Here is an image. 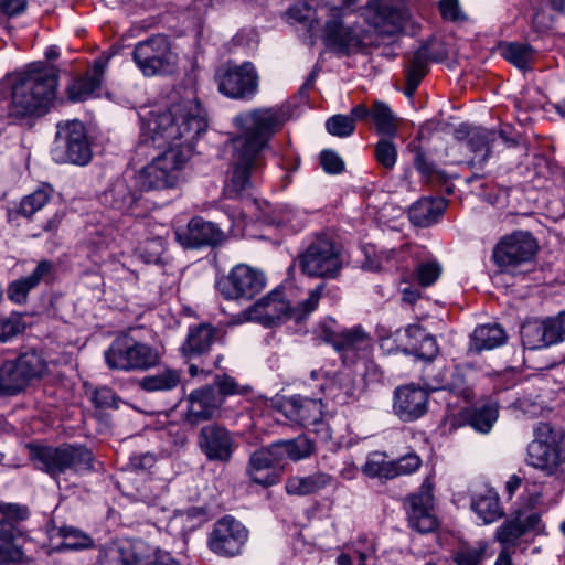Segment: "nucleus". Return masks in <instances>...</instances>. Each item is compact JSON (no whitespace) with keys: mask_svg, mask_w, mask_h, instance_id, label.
Here are the masks:
<instances>
[{"mask_svg":"<svg viewBox=\"0 0 565 565\" xmlns=\"http://www.w3.org/2000/svg\"><path fill=\"white\" fill-rule=\"evenodd\" d=\"M404 0H374L370 3L367 21L381 35L399 33L407 21Z\"/></svg>","mask_w":565,"mask_h":565,"instance_id":"17","label":"nucleus"},{"mask_svg":"<svg viewBox=\"0 0 565 565\" xmlns=\"http://www.w3.org/2000/svg\"><path fill=\"white\" fill-rule=\"evenodd\" d=\"M541 531V516L536 512H518L514 516L507 519L497 527L494 537L507 551L515 546L519 540L530 532Z\"/></svg>","mask_w":565,"mask_h":565,"instance_id":"22","label":"nucleus"},{"mask_svg":"<svg viewBox=\"0 0 565 565\" xmlns=\"http://www.w3.org/2000/svg\"><path fill=\"white\" fill-rule=\"evenodd\" d=\"M394 137L381 138L374 149V157L377 163L386 170L394 169L397 161V148L393 141Z\"/></svg>","mask_w":565,"mask_h":565,"instance_id":"50","label":"nucleus"},{"mask_svg":"<svg viewBox=\"0 0 565 565\" xmlns=\"http://www.w3.org/2000/svg\"><path fill=\"white\" fill-rule=\"evenodd\" d=\"M302 274L321 279H335L343 268L341 248L330 238L318 236L298 255Z\"/></svg>","mask_w":565,"mask_h":565,"instance_id":"10","label":"nucleus"},{"mask_svg":"<svg viewBox=\"0 0 565 565\" xmlns=\"http://www.w3.org/2000/svg\"><path fill=\"white\" fill-rule=\"evenodd\" d=\"M141 557L130 542H114L99 550V565H139Z\"/></svg>","mask_w":565,"mask_h":565,"instance_id":"34","label":"nucleus"},{"mask_svg":"<svg viewBox=\"0 0 565 565\" xmlns=\"http://www.w3.org/2000/svg\"><path fill=\"white\" fill-rule=\"evenodd\" d=\"M471 510L483 524H491L504 515L500 497L494 489H486L483 492L476 493L471 499Z\"/></svg>","mask_w":565,"mask_h":565,"instance_id":"33","label":"nucleus"},{"mask_svg":"<svg viewBox=\"0 0 565 565\" xmlns=\"http://www.w3.org/2000/svg\"><path fill=\"white\" fill-rule=\"evenodd\" d=\"M215 81L221 94L241 100L254 98L259 85L258 73L250 62H244L241 65L228 63L218 67Z\"/></svg>","mask_w":565,"mask_h":565,"instance_id":"13","label":"nucleus"},{"mask_svg":"<svg viewBox=\"0 0 565 565\" xmlns=\"http://www.w3.org/2000/svg\"><path fill=\"white\" fill-rule=\"evenodd\" d=\"M362 472L370 478H396L392 460H386V455L377 451L367 456L365 463L362 466Z\"/></svg>","mask_w":565,"mask_h":565,"instance_id":"44","label":"nucleus"},{"mask_svg":"<svg viewBox=\"0 0 565 565\" xmlns=\"http://www.w3.org/2000/svg\"><path fill=\"white\" fill-rule=\"evenodd\" d=\"M326 396L339 404H347L355 396L356 385L353 374L349 370L335 373L321 386Z\"/></svg>","mask_w":565,"mask_h":565,"instance_id":"36","label":"nucleus"},{"mask_svg":"<svg viewBox=\"0 0 565 565\" xmlns=\"http://www.w3.org/2000/svg\"><path fill=\"white\" fill-rule=\"evenodd\" d=\"M108 61V56H100L94 62L92 70L85 76L75 79L68 86V97L72 102L86 100L100 88Z\"/></svg>","mask_w":565,"mask_h":565,"instance_id":"30","label":"nucleus"},{"mask_svg":"<svg viewBox=\"0 0 565 565\" xmlns=\"http://www.w3.org/2000/svg\"><path fill=\"white\" fill-rule=\"evenodd\" d=\"M486 554L487 544L480 542L476 546H461L454 554V561L457 565H482Z\"/></svg>","mask_w":565,"mask_h":565,"instance_id":"52","label":"nucleus"},{"mask_svg":"<svg viewBox=\"0 0 565 565\" xmlns=\"http://www.w3.org/2000/svg\"><path fill=\"white\" fill-rule=\"evenodd\" d=\"M536 252L537 243L530 233L514 232L497 244L493 259L502 271L513 274L518 266L532 260Z\"/></svg>","mask_w":565,"mask_h":565,"instance_id":"14","label":"nucleus"},{"mask_svg":"<svg viewBox=\"0 0 565 565\" xmlns=\"http://www.w3.org/2000/svg\"><path fill=\"white\" fill-rule=\"evenodd\" d=\"M31 458L38 469L57 479L62 475H82L94 469V455L82 445L64 444L58 447L34 446Z\"/></svg>","mask_w":565,"mask_h":565,"instance_id":"5","label":"nucleus"},{"mask_svg":"<svg viewBox=\"0 0 565 565\" xmlns=\"http://www.w3.org/2000/svg\"><path fill=\"white\" fill-rule=\"evenodd\" d=\"M57 74L32 64L0 82V119L43 115L55 98Z\"/></svg>","mask_w":565,"mask_h":565,"instance_id":"3","label":"nucleus"},{"mask_svg":"<svg viewBox=\"0 0 565 565\" xmlns=\"http://www.w3.org/2000/svg\"><path fill=\"white\" fill-rule=\"evenodd\" d=\"M132 60L146 77L170 74L178 63L170 41L161 34L138 42L132 51Z\"/></svg>","mask_w":565,"mask_h":565,"instance_id":"11","label":"nucleus"},{"mask_svg":"<svg viewBox=\"0 0 565 565\" xmlns=\"http://www.w3.org/2000/svg\"><path fill=\"white\" fill-rule=\"evenodd\" d=\"M205 113L195 98L157 107L141 117L136 156L151 162L135 178L142 192L174 186L178 171L189 159L196 139L205 131Z\"/></svg>","mask_w":565,"mask_h":565,"instance_id":"1","label":"nucleus"},{"mask_svg":"<svg viewBox=\"0 0 565 565\" xmlns=\"http://www.w3.org/2000/svg\"><path fill=\"white\" fill-rule=\"evenodd\" d=\"M411 334L420 338V344H416L415 355L425 360L434 359L438 353V344L436 338L427 332L419 324H411Z\"/></svg>","mask_w":565,"mask_h":565,"instance_id":"49","label":"nucleus"},{"mask_svg":"<svg viewBox=\"0 0 565 565\" xmlns=\"http://www.w3.org/2000/svg\"><path fill=\"white\" fill-rule=\"evenodd\" d=\"M439 9L446 20L458 21L465 19L458 0H440Z\"/></svg>","mask_w":565,"mask_h":565,"instance_id":"64","label":"nucleus"},{"mask_svg":"<svg viewBox=\"0 0 565 565\" xmlns=\"http://www.w3.org/2000/svg\"><path fill=\"white\" fill-rule=\"evenodd\" d=\"M26 328L23 316L12 313L0 320V342L6 343L22 334Z\"/></svg>","mask_w":565,"mask_h":565,"instance_id":"54","label":"nucleus"},{"mask_svg":"<svg viewBox=\"0 0 565 565\" xmlns=\"http://www.w3.org/2000/svg\"><path fill=\"white\" fill-rule=\"evenodd\" d=\"M322 40L328 47L343 54L358 51L362 44L358 33L351 26L343 25L338 15L327 21Z\"/></svg>","mask_w":565,"mask_h":565,"instance_id":"27","label":"nucleus"},{"mask_svg":"<svg viewBox=\"0 0 565 565\" xmlns=\"http://www.w3.org/2000/svg\"><path fill=\"white\" fill-rule=\"evenodd\" d=\"M414 167L427 181L440 180L444 178V173L426 158L425 153L420 149H417L415 152Z\"/></svg>","mask_w":565,"mask_h":565,"instance_id":"57","label":"nucleus"},{"mask_svg":"<svg viewBox=\"0 0 565 565\" xmlns=\"http://www.w3.org/2000/svg\"><path fill=\"white\" fill-rule=\"evenodd\" d=\"M433 493L429 486L423 484L419 491L408 497L407 519L412 529L419 533H430L438 522L433 513Z\"/></svg>","mask_w":565,"mask_h":565,"instance_id":"20","label":"nucleus"},{"mask_svg":"<svg viewBox=\"0 0 565 565\" xmlns=\"http://www.w3.org/2000/svg\"><path fill=\"white\" fill-rule=\"evenodd\" d=\"M497 139V134L484 128H473L467 134L466 146L473 157L469 161L471 169L482 170L484 163L491 154L492 143Z\"/></svg>","mask_w":565,"mask_h":565,"instance_id":"31","label":"nucleus"},{"mask_svg":"<svg viewBox=\"0 0 565 565\" xmlns=\"http://www.w3.org/2000/svg\"><path fill=\"white\" fill-rule=\"evenodd\" d=\"M505 341V331L499 324L479 326L470 337L468 352L480 353L483 350H492Z\"/></svg>","mask_w":565,"mask_h":565,"instance_id":"37","label":"nucleus"},{"mask_svg":"<svg viewBox=\"0 0 565 565\" xmlns=\"http://www.w3.org/2000/svg\"><path fill=\"white\" fill-rule=\"evenodd\" d=\"M177 239L188 248L216 246L225 239L224 232L213 222L192 218L185 231L177 232Z\"/></svg>","mask_w":565,"mask_h":565,"instance_id":"23","label":"nucleus"},{"mask_svg":"<svg viewBox=\"0 0 565 565\" xmlns=\"http://www.w3.org/2000/svg\"><path fill=\"white\" fill-rule=\"evenodd\" d=\"M62 543L58 546L60 551L83 550L92 545V539L85 533L74 527L61 529Z\"/></svg>","mask_w":565,"mask_h":565,"instance_id":"53","label":"nucleus"},{"mask_svg":"<svg viewBox=\"0 0 565 565\" xmlns=\"http://www.w3.org/2000/svg\"><path fill=\"white\" fill-rule=\"evenodd\" d=\"M141 193L135 173L126 172L109 184L100 195V201L110 209L128 213L138 205Z\"/></svg>","mask_w":565,"mask_h":565,"instance_id":"18","label":"nucleus"},{"mask_svg":"<svg viewBox=\"0 0 565 565\" xmlns=\"http://www.w3.org/2000/svg\"><path fill=\"white\" fill-rule=\"evenodd\" d=\"M274 450L279 452L280 462L286 459L298 461L309 457L312 452V444L309 439L303 436H299L295 439L279 440L273 443Z\"/></svg>","mask_w":565,"mask_h":565,"instance_id":"41","label":"nucleus"},{"mask_svg":"<svg viewBox=\"0 0 565 565\" xmlns=\"http://www.w3.org/2000/svg\"><path fill=\"white\" fill-rule=\"evenodd\" d=\"M47 371L45 359L36 351L21 353L0 364V396H14Z\"/></svg>","mask_w":565,"mask_h":565,"instance_id":"9","label":"nucleus"},{"mask_svg":"<svg viewBox=\"0 0 565 565\" xmlns=\"http://www.w3.org/2000/svg\"><path fill=\"white\" fill-rule=\"evenodd\" d=\"M443 271L440 263L436 259H428L417 264L414 274L422 287H429L437 281Z\"/></svg>","mask_w":565,"mask_h":565,"instance_id":"51","label":"nucleus"},{"mask_svg":"<svg viewBox=\"0 0 565 565\" xmlns=\"http://www.w3.org/2000/svg\"><path fill=\"white\" fill-rule=\"evenodd\" d=\"M276 408L291 423L299 425L315 424L322 416V403L320 399L299 395L282 398L278 402Z\"/></svg>","mask_w":565,"mask_h":565,"instance_id":"24","label":"nucleus"},{"mask_svg":"<svg viewBox=\"0 0 565 565\" xmlns=\"http://www.w3.org/2000/svg\"><path fill=\"white\" fill-rule=\"evenodd\" d=\"M446 209L441 198H423L415 202L409 210L411 222L420 227L435 223Z\"/></svg>","mask_w":565,"mask_h":565,"instance_id":"35","label":"nucleus"},{"mask_svg":"<svg viewBox=\"0 0 565 565\" xmlns=\"http://www.w3.org/2000/svg\"><path fill=\"white\" fill-rule=\"evenodd\" d=\"M185 420L192 425L209 420L216 416L222 406V396L214 386H202L193 390L186 397Z\"/></svg>","mask_w":565,"mask_h":565,"instance_id":"21","label":"nucleus"},{"mask_svg":"<svg viewBox=\"0 0 565 565\" xmlns=\"http://www.w3.org/2000/svg\"><path fill=\"white\" fill-rule=\"evenodd\" d=\"M218 339L220 330L211 323L190 326L180 352L185 359L200 358L206 354Z\"/></svg>","mask_w":565,"mask_h":565,"instance_id":"25","label":"nucleus"},{"mask_svg":"<svg viewBox=\"0 0 565 565\" xmlns=\"http://www.w3.org/2000/svg\"><path fill=\"white\" fill-rule=\"evenodd\" d=\"M211 386H214L216 393L222 396V404L224 403L225 397L244 394L245 392V390H243L237 382L227 374L216 375Z\"/></svg>","mask_w":565,"mask_h":565,"instance_id":"59","label":"nucleus"},{"mask_svg":"<svg viewBox=\"0 0 565 565\" xmlns=\"http://www.w3.org/2000/svg\"><path fill=\"white\" fill-rule=\"evenodd\" d=\"M501 55L520 70L527 68L534 60V50L527 43L507 42L500 45Z\"/></svg>","mask_w":565,"mask_h":565,"instance_id":"43","label":"nucleus"},{"mask_svg":"<svg viewBox=\"0 0 565 565\" xmlns=\"http://www.w3.org/2000/svg\"><path fill=\"white\" fill-rule=\"evenodd\" d=\"M371 117L376 125L379 134L387 137L396 136L395 117L386 104L376 102L371 110Z\"/></svg>","mask_w":565,"mask_h":565,"instance_id":"46","label":"nucleus"},{"mask_svg":"<svg viewBox=\"0 0 565 565\" xmlns=\"http://www.w3.org/2000/svg\"><path fill=\"white\" fill-rule=\"evenodd\" d=\"M287 120L282 107H259L237 114L233 125L238 134L228 141L232 147L233 190L239 194L253 184V178L263 166V151Z\"/></svg>","mask_w":565,"mask_h":565,"instance_id":"2","label":"nucleus"},{"mask_svg":"<svg viewBox=\"0 0 565 565\" xmlns=\"http://www.w3.org/2000/svg\"><path fill=\"white\" fill-rule=\"evenodd\" d=\"M498 416V406L488 404L475 409L470 414L468 422L476 431L488 434L497 422Z\"/></svg>","mask_w":565,"mask_h":565,"instance_id":"47","label":"nucleus"},{"mask_svg":"<svg viewBox=\"0 0 565 565\" xmlns=\"http://www.w3.org/2000/svg\"><path fill=\"white\" fill-rule=\"evenodd\" d=\"M198 447L207 461L227 465L238 444L235 434L221 424H207L198 434Z\"/></svg>","mask_w":565,"mask_h":565,"instance_id":"15","label":"nucleus"},{"mask_svg":"<svg viewBox=\"0 0 565 565\" xmlns=\"http://www.w3.org/2000/svg\"><path fill=\"white\" fill-rule=\"evenodd\" d=\"M320 164L324 172L329 174H339L344 170L342 158L333 150L321 151Z\"/></svg>","mask_w":565,"mask_h":565,"instance_id":"61","label":"nucleus"},{"mask_svg":"<svg viewBox=\"0 0 565 565\" xmlns=\"http://www.w3.org/2000/svg\"><path fill=\"white\" fill-rule=\"evenodd\" d=\"M51 262H40L30 276L17 279L9 285L7 290L8 298L18 305L25 303L29 292L34 289L41 280L51 273Z\"/></svg>","mask_w":565,"mask_h":565,"instance_id":"32","label":"nucleus"},{"mask_svg":"<svg viewBox=\"0 0 565 565\" xmlns=\"http://www.w3.org/2000/svg\"><path fill=\"white\" fill-rule=\"evenodd\" d=\"M266 287L263 271L246 264L234 266L216 281V288L226 300L249 301Z\"/></svg>","mask_w":565,"mask_h":565,"instance_id":"12","label":"nucleus"},{"mask_svg":"<svg viewBox=\"0 0 565 565\" xmlns=\"http://www.w3.org/2000/svg\"><path fill=\"white\" fill-rule=\"evenodd\" d=\"M281 465L279 452L274 450V445L255 450L248 460L246 473L250 480L263 487H270L278 483L280 479L279 470Z\"/></svg>","mask_w":565,"mask_h":565,"instance_id":"19","label":"nucleus"},{"mask_svg":"<svg viewBox=\"0 0 565 565\" xmlns=\"http://www.w3.org/2000/svg\"><path fill=\"white\" fill-rule=\"evenodd\" d=\"M327 131L335 137L345 138L354 132V119L348 115H333L326 122Z\"/></svg>","mask_w":565,"mask_h":565,"instance_id":"56","label":"nucleus"},{"mask_svg":"<svg viewBox=\"0 0 565 565\" xmlns=\"http://www.w3.org/2000/svg\"><path fill=\"white\" fill-rule=\"evenodd\" d=\"M427 393L415 386H403L395 391L394 409L405 422H412L426 413Z\"/></svg>","mask_w":565,"mask_h":565,"instance_id":"28","label":"nucleus"},{"mask_svg":"<svg viewBox=\"0 0 565 565\" xmlns=\"http://www.w3.org/2000/svg\"><path fill=\"white\" fill-rule=\"evenodd\" d=\"M332 482V476L324 472H317L305 477H290L285 488L287 493L292 495H309L331 486Z\"/></svg>","mask_w":565,"mask_h":565,"instance_id":"38","label":"nucleus"},{"mask_svg":"<svg viewBox=\"0 0 565 565\" xmlns=\"http://www.w3.org/2000/svg\"><path fill=\"white\" fill-rule=\"evenodd\" d=\"M427 387L434 392L449 391L462 397L466 402H470L473 396L465 379L463 365L438 370L427 382Z\"/></svg>","mask_w":565,"mask_h":565,"instance_id":"29","label":"nucleus"},{"mask_svg":"<svg viewBox=\"0 0 565 565\" xmlns=\"http://www.w3.org/2000/svg\"><path fill=\"white\" fill-rule=\"evenodd\" d=\"M393 470L396 477L406 476L415 472L422 465L419 456L414 452L407 454L397 460H392Z\"/></svg>","mask_w":565,"mask_h":565,"instance_id":"60","label":"nucleus"},{"mask_svg":"<svg viewBox=\"0 0 565 565\" xmlns=\"http://www.w3.org/2000/svg\"><path fill=\"white\" fill-rule=\"evenodd\" d=\"M51 149L52 158L57 163L86 166L93 157L87 130L81 120L60 121Z\"/></svg>","mask_w":565,"mask_h":565,"instance_id":"8","label":"nucleus"},{"mask_svg":"<svg viewBox=\"0 0 565 565\" xmlns=\"http://www.w3.org/2000/svg\"><path fill=\"white\" fill-rule=\"evenodd\" d=\"M51 193L52 190L50 188H40L25 195L17 206L8 211L9 220L13 221L17 216L31 217L47 204Z\"/></svg>","mask_w":565,"mask_h":565,"instance_id":"40","label":"nucleus"},{"mask_svg":"<svg viewBox=\"0 0 565 565\" xmlns=\"http://www.w3.org/2000/svg\"><path fill=\"white\" fill-rule=\"evenodd\" d=\"M542 323L544 324L547 345L556 344L565 340V311L559 312L556 317L542 321Z\"/></svg>","mask_w":565,"mask_h":565,"instance_id":"55","label":"nucleus"},{"mask_svg":"<svg viewBox=\"0 0 565 565\" xmlns=\"http://www.w3.org/2000/svg\"><path fill=\"white\" fill-rule=\"evenodd\" d=\"M324 288V284L317 285L316 288L309 292L308 297L300 301L295 308L290 306L282 290L274 289L241 312L234 323L257 321L264 327L270 328L287 319L301 321L317 309Z\"/></svg>","mask_w":565,"mask_h":565,"instance_id":"4","label":"nucleus"},{"mask_svg":"<svg viewBox=\"0 0 565 565\" xmlns=\"http://www.w3.org/2000/svg\"><path fill=\"white\" fill-rule=\"evenodd\" d=\"M247 537V529L233 516L226 515L214 524L209 546L217 555L235 556L241 553Z\"/></svg>","mask_w":565,"mask_h":565,"instance_id":"16","label":"nucleus"},{"mask_svg":"<svg viewBox=\"0 0 565 565\" xmlns=\"http://www.w3.org/2000/svg\"><path fill=\"white\" fill-rule=\"evenodd\" d=\"M363 546L361 550L354 551L353 555L341 554L337 558L338 565H365V559L370 557L374 552L375 547L372 542H366V540H361Z\"/></svg>","mask_w":565,"mask_h":565,"instance_id":"58","label":"nucleus"},{"mask_svg":"<svg viewBox=\"0 0 565 565\" xmlns=\"http://www.w3.org/2000/svg\"><path fill=\"white\" fill-rule=\"evenodd\" d=\"M523 347L529 350L542 349L547 345L544 324L540 320H529L521 327Z\"/></svg>","mask_w":565,"mask_h":565,"instance_id":"45","label":"nucleus"},{"mask_svg":"<svg viewBox=\"0 0 565 565\" xmlns=\"http://www.w3.org/2000/svg\"><path fill=\"white\" fill-rule=\"evenodd\" d=\"M157 462V456L153 452L145 451L132 454L129 457L128 468L132 471H148Z\"/></svg>","mask_w":565,"mask_h":565,"instance_id":"62","label":"nucleus"},{"mask_svg":"<svg viewBox=\"0 0 565 565\" xmlns=\"http://www.w3.org/2000/svg\"><path fill=\"white\" fill-rule=\"evenodd\" d=\"M164 250V242L161 237L150 241L143 248L142 257L148 264H158L161 262V255Z\"/></svg>","mask_w":565,"mask_h":565,"instance_id":"63","label":"nucleus"},{"mask_svg":"<svg viewBox=\"0 0 565 565\" xmlns=\"http://www.w3.org/2000/svg\"><path fill=\"white\" fill-rule=\"evenodd\" d=\"M181 381V372L170 367L160 369L157 373L147 375L139 380L138 385L141 390L153 393L171 391L175 388Z\"/></svg>","mask_w":565,"mask_h":565,"instance_id":"39","label":"nucleus"},{"mask_svg":"<svg viewBox=\"0 0 565 565\" xmlns=\"http://www.w3.org/2000/svg\"><path fill=\"white\" fill-rule=\"evenodd\" d=\"M321 338L326 342L331 343L338 352L342 353L344 359H349L351 353L366 350L371 345V337L360 326L341 332L323 328Z\"/></svg>","mask_w":565,"mask_h":565,"instance_id":"26","label":"nucleus"},{"mask_svg":"<svg viewBox=\"0 0 565 565\" xmlns=\"http://www.w3.org/2000/svg\"><path fill=\"white\" fill-rule=\"evenodd\" d=\"M13 525L7 520H0V565H11L21 561L23 552L12 544Z\"/></svg>","mask_w":565,"mask_h":565,"instance_id":"42","label":"nucleus"},{"mask_svg":"<svg viewBox=\"0 0 565 565\" xmlns=\"http://www.w3.org/2000/svg\"><path fill=\"white\" fill-rule=\"evenodd\" d=\"M104 356L109 369L124 372H145L156 367L161 360L156 347L128 337L115 339Z\"/></svg>","mask_w":565,"mask_h":565,"instance_id":"7","label":"nucleus"},{"mask_svg":"<svg viewBox=\"0 0 565 565\" xmlns=\"http://www.w3.org/2000/svg\"><path fill=\"white\" fill-rule=\"evenodd\" d=\"M438 57L431 52V44L426 43L420 45L409 57V64L406 70V75H415L423 79L428 72L429 61H436Z\"/></svg>","mask_w":565,"mask_h":565,"instance_id":"48","label":"nucleus"},{"mask_svg":"<svg viewBox=\"0 0 565 565\" xmlns=\"http://www.w3.org/2000/svg\"><path fill=\"white\" fill-rule=\"evenodd\" d=\"M534 439L527 445L525 462L544 476H556L564 470L565 446L563 431L548 423L534 426Z\"/></svg>","mask_w":565,"mask_h":565,"instance_id":"6","label":"nucleus"}]
</instances>
